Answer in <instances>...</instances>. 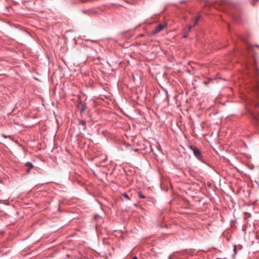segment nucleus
<instances>
[{"label": "nucleus", "mask_w": 259, "mask_h": 259, "mask_svg": "<svg viewBox=\"0 0 259 259\" xmlns=\"http://www.w3.org/2000/svg\"><path fill=\"white\" fill-rule=\"evenodd\" d=\"M245 108L254 123L259 126V103L258 101L254 99L249 100Z\"/></svg>", "instance_id": "1"}, {"label": "nucleus", "mask_w": 259, "mask_h": 259, "mask_svg": "<svg viewBox=\"0 0 259 259\" xmlns=\"http://www.w3.org/2000/svg\"><path fill=\"white\" fill-rule=\"evenodd\" d=\"M49 0H35L34 5L37 9L41 11H44L49 6Z\"/></svg>", "instance_id": "2"}, {"label": "nucleus", "mask_w": 259, "mask_h": 259, "mask_svg": "<svg viewBox=\"0 0 259 259\" xmlns=\"http://www.w3.org/2000/svg\"><path fill=\"white\" fill-rule=\"evenodd\" d=\"M189 148L190 150H191L195 156L197 158V159H198L199 161L201 162H204L203 156H202L201 152L200 150L196 147L194 145H190L189 146Z\"/></svg>", "instance_id": "3"}, {"label": "nucleus", "mask_w": 259, "mask_h": 259, "mask_svg": "<svg viewBox=\"0 0 259 259\" xmlns=\"http://www.w3.org/2000/svg\"><path fill=\"white\" fill-rule=\"evenodd\" d=\"M167 26V24L166 22H164L163 23H160L158 24L154 29H153L151 31V34L154 35L159 32H160L161 30H162L164 28H165Z\"/></svg>", "instance_id": "4"}, {"label": "nucleus", "mask_w": 259, "mask_h": 259, "mask_svg": "<svg viewBox=\"0 0 259 259\" xmlns=\"http://www.w3.org/2000/svg\"><path fill=\"white\" fill-rule=\"evenodd\" d=\"M184 254L185 251H183L175 252L168 256V259H175V258L177 257V256L184 255Z\"/></svg>", "instance_id": "5"}, {"label": "nucleus", "mask_w": 259, "mask_h": 259, "mask_svg": "<svg viewBox=\"0 0 259 259\" xmlns=\"http://www.w3.org/2000/svg\"><path fill=\"white\" fill-rule=\"evenodd\" d=\"M81 12L85 15H89V16H93L97 14V12L94 9H88V10H82Z\"/></svg>", "instance_id": "6"}, {"label": "nucleus", "mask_w": 259, "mask_h": 259, "mask_svg": "<svg viewBox=\"0 0 259 259\" xmlns=\"http://www.w3.org/2000/svg\"><path fill=\"white\" fill-rule=\"evenodd\" d=\"M253 90L256 95V98L259 99V80H256L255 85L253 87Z\"/></svg>", "instance_id": "7"}, {"label": "nucleus", "mask_w": 259, "mask_h": 259, "mask_svg": "<svg viewBox=\"0 0 259 259\" xmlns=\"http://www.w3.org/2000/svg\"><path fill=\"white\" fill-rule=\"evenodd\" d=\"M79 108L80 109V113H82L87 110V105L85 103H80Z\"/></svg>", "instance_id": "8"}, {"label": "nucleus", "mask_w": 259, "mask_h": 259, "mask_svg": "<svg viewBox=\"0 0 259 259\" xmlns=\"http://www.w3.org/2000/svg\"><path fill=\"white\" fill-rule=\"evenodd\" d=\"M86 121L79 120V125H81L82 126V129L83 130H85L86 129Z\"/></svg>", "instance_id": "9"}, {"label": "nucleus", "mask_w": 259, "mask_h": 259, "mask_svg": "<svg viewBox=\"0 0 259 259\" xmlns=\"http://www.w3.org/2000/svg\"><path fill=\"white\" fill-rule=\"evenodd\" d=\"M25 165L28 167V169L27 170V172H29L30 170L33 167V164L30 162H27L25 163Z\"/></svg>", "instance_id": "10"}, {"label": "nucleus", "mask_w": 259, "mask_h": 259, "mask_svg": "<svg viewBox=\"0 0 259 259\" xmlns=\"http://www.w3.org/2000/svg\"><path fill=\"white\" fill-rule=\"evenodd\" d=\"M192 27V26H189L187 30H184L185 34L183 35V37L184 38H186L188 36V33L190 32Z\"/></svg>", "instance_id": "11"}, {"label": "nucleus", "mask_w": 259, "mask_h": 259, "mask_svg": "<svg viewBox=\"0 0 259 259\" xmlns=\"http://www.w3.org/2000/svg\"><path fill=\"white\" fill-rule=\"evenodd\" d=\"M200 19V17L199 16H197L196 19H195L194 21V24H193V26H195L198 23V22L199 21Z\"/></svg>", "instance_id": "12"}, {"label": "nucleus", "mask_w": 259, "mask_h": 259, "mask_svg": "<svg viewBox=\"0 0 259 259\" xmlns=\"http://www.w3.org/2000/svg\"><path fill=\"white\" fill-rule=\"evenodd\" d=\"M122 196H123L125 199H126L127 200H130V197H129L128 195L126 193H123V194H122Z\"/></svg>", "instance_id": "13"}, {"label": "nucleus", "mask_w": 259, "mask_h": 259, "mask_svg": "<svg viewBox=\"0 0 259 259\" xmlns=\"http://www.w3.org/2000/svg\"><path fill=\"white\" fill-rule=\"evenodd\" d=\"M138 196L140 198L142 199H144L145 198V196L142 194L141 192L138 193Z\"/></svg>", "instance_id": "14"}, {"label": "nucleus", "mask_w": 259, "mask_h": 259, "mask_svg": "<svg viewBox=\"0 0 259 259\" xmlns=\"http://www.w3.org/2000/svg\"><path fill=\"white\" fill-rule=\"evenodd\" d=\"M107 159V157L106 155H104V158L103 159H101V162H105V161Z\"/></svg>", "instance_id": "15"}, {"label": "nucleus", "mask_w": 259, "mask_h": 259, "mask_svg": "<svg viewBox=\"0 0 259 259\" xmlns=\"http://www.w3.org/2000/svg\"><path fill=\"white\" fill-rule=\"evenodd\" d=\"M98 217H99V215H95V217H94V219H97V218H98Z\"/></svg>", "instance_id": "16"}, {"label": "nucleus", "mask_w": 259, "mask_h": 259, "mask_svg": "<svg viewBox=\"0 0 259 259\" xmlns=\"http://www.w3.org/2000/svg\"><path fill=\"white\" fill-rule=\"evenodd\" d=\"M4 202V203L6 204H7V201L6 200H4L3 201Z\"/></svg>", "instance_id": "17"}, {"label": "nucleus", "mask_w": 259, "mask_h": 259, "mask_svg": "<svg viewBox=\"0 0 259 259\" xmlns=\"http://www.w3.org/2000/svg\"><path fill=\"white\" fill-rule=\"evenodd\" d=\"M133 259H138L137 256H135L133 258Z\"/></svg>", "instance_id": "18"}, {"label": "nucleus", "mask_w": 259, "mask_h": 259, "mask_svg": "<svg viewBox=\"0 0 259 259\" xmlns=\"http://www.w3.org/2000/svg\"><path fill=\"white\" fill-rule=\"evenodd\" d=\"M235 247H236V245H234V250H235Z\"/></svg>", "instance_id": "19"}]
</instances>
